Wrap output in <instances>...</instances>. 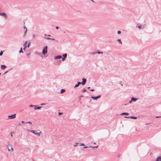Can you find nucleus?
I'll return each instance as SVG.
<instances>
[{
  "label": "nucleus",
  "instance_id": "de8ad7c7",
  "mask_svg": "<svg viewBox=\"0 0 161 161\" xmlns=\"http://www.w3.org/2000/svg\"><path fill=\"white\" fill-rule=\"evenodd\" d=\"M12 132H11V136H13V134H12Z\"/></svg>",
  "mask_w": 161,
  "mask_h": 161
},
{
  "label": "nucleus",
  "instance_id": "393cba45",
  "mask_svg": "<svg viewBox=\"0 0 161 161\" xmlns=\"http://www.w3.org/2000/svg\"><path fill=\"white\" fill-rule=\"evenodd\" d=\"M79 85L78 84H76L75 85V86L74 87V88H75L76 87H78L79 86Z\"/></svg>",
  "mask_w": 161,
  "mask_h": 161
},
{
  "label": "nucleus",
  "instance_id": "1a4fd4ad",
  "mask_svg": "<svg viewBox=\"0 0 161 161\" xmlns=\"http://www.w3.org/2000/svg\"><path fill=\"white\" fill-rule=\"evenodd\" d=\"M43 107H42V106H39V107H35L34 108V109L35 110H36V109H41Z\"/></svg>",
  "mask_w": 161,
  "mask_h": 161
},
{
  "label": "nucleus",
  "instance_id": "8fccbe9b",
  "mask_svg": "<svg viewBox=\"0 0 161 161\" xmlns=\"http://www.w3.org/2000/svg\"><path fill=\"white\" fill-rule=\"evenodd\" d=\"M26 130H27V131H30H30H31V130H29L28 129H27Z\"/></svg>",
  "mask_w": 161,
  "mask_h": 161
},
{
  "label": "nucleus",
  "instance_id": "f257e3e1",
  "mask_svg": "<svg viewBox=\"0 0 161 161\" xmlns=\"http://www.w3.org/2000/svg\"><path fill=\"white\" fill-rule=\"evenodd\" d=\"M47 46H45L43 48L42 51V54L43 55H45L47 53Z\"/></svg>",
  "mask_w": 161,
  "mask_h": 161
},
{
  "label": "nucleus",
  "instance_id": "b1692460",
  "mask_svg": "<svg viewBox=\"0 0 161 161\" xmlns=\"http://www.w3.org/2000/svg\"><path fill=\"white\" fill-rule=\"evenodd\" d=\"M44 38L47 39H51V38L49 37H44Z\"/></svg>",
  "mask_w": 161,
  "mask_h": 161
},
{
  "label": "nucleus",
  "instance_id": "aec40b11",
  "mask_svg": "<svg viewBox=\"0 0 161 161\" xmlns=\"http://www.w3.org/2000/svg\"><path fill=\"white\" fill-rule=\"evenodd\" d=\"M88 88L91 91H94V90L92 89H91V87H88Z\"/></svg>",
  "mask_w": 161,
  "mask_h": 161
},
{
  "label": "nucleus",
  "instance_id": "37998d69",
  "mask_svg": "<svg viewBox=\"0 0 161 161\" xmlns=\"http://www.w3.org/2000/svg\"><path fill=\"white\" fill-rule=\"evenodd\" d=\"M63 114V113H58V114H59V115H61V114Z\"/></svg>",
  "mask_w": 161,
  "mask_h": 161
},
{
  "label": "nucleus",
  "instance_id": "58836bf2",
  "mask_svg": "<svg viewBox=\"0 0 161 161\" xmlns=\"http://www.w3.org/2000/svg\"><path fill=\"white\" fill-rule=\"evenodd\" d=\"M65 60V58H64V57L62 58V60L63 61H64Z\"/></svg>",
  "mask_w": 161,
  "mask_h": 161
},
{
  "label": "nucleus",
  "instance_id": "7c9ffc66",
  "mask_svg": "<svg viewBox=\"0 0 161 161\" xmlns=\"http://www.w3.org/2000/svg\"><path fill=\"white\" fill-rule=\"evenodd\" d=\"M26 123H29V124H32L31 122L30 121H28V122H26Z\"/></svg>",
  "mask_w": 161,
  "mask_h": 161
},
{
  "label": "nucleus",
  "instance_id": "49530a36",
  "mask_svg": "<svg viewBox=\"0 0 161 161\" xmlns=\"http://www.w3.org/2000/svg\"><path fill=\"white\" fill-rule=\"evenodd\" d=\"M50 39L52 40H55V39L54 38H51V39Z\"/></svg>",
  "mask_w": 161,
  "mask_h": 161
},
{
  "label": "nucleus",
  "instance_id": "c03bdc74",
  "mask_svg": "<svg viewBox=\"0 0 161 161\" xmlns=\"http://www.w3.org/2000/svg\"><path fill=\"white\" fill-rule=\"evenodd\" d=\"M56 29H58L59 28L58 27V26H56Z\"/></svg>",
  "mask_w": 161,
  "mask_h": 161
},
{
  "label": "nucleus",
  "instance_id": "4be33fe9",
  "mask_svg": "<svg viewBox=\"0 0 161 161\" xmlns=\"http://www.w3.org/2000/svg\"><path fill=\"white\" fill-rule=\"evenodd\" d=\"M19 53H23V52L22 51V47H21L20 48V51H19Z\"/></svg>",
  "mask_w": 161,
  "mask_h": 161
},
{
  "label": "nucleus",
  "instance_id": "c85d7f7f",
  "mask_svg": "<svg viewBox=\"0 0 161 161\" xmlns=\"http://www.w3.org/2000/svg\"><path fill=\"white\" fill-rule=\"evenodd\" d=\"M25 161H29V158H25Z\"/></svg>",
  "mask_w": 161,
  "mask_h": 161
},
{
  "label": "nucleus",
  "instance_id": "2f4dec72",
  "mask_svg": "<svg viewBox=\"0 0 161 161\" xmlns=\"http://www.w3.org/2000/svg\"><path fill=\"white\" fill-rule=\"evenodd\" d=\"M121 33V31H117V33L118 34H120Z\"/></svg>",
  "mask_w": 161,
  "mask_h": 161
},
{
  "label": "nucleus",
  "instance_id": "6e6552de",
  "mask_svg": "<svg viewBox=\"0 0 161 161\" xmlns=\"http://www.w3.org/2000/svg\"><path fill=\"white\" fill-rule=\"evenodd\" d=\"M62 58V57L60 55H58L55 56L54 57V59H59L61 58Z\"/></svg>",
  "mask_w": 161,
  "mask_h": 161
},
{
  "label": "nucleus",
  "instance_id": "473e14b6",
  "mask_svg": "<svg viewBox=\"0 0 161 161\" xmlns=\"http://www.w3.org/2000/svg\"><path fill=\"white\" fill-rule=\"evenodd\" d=\"M3 54V52L2 51H1V52L0 53V56L2 55Z\"/></svg>",
  "mask_w": 161,
  "mask_h": 161
},
{
  "label": "nucleus",
  "instance_id": "bf43d9fd",
  "mask_svg": "<svg viewBox=\"0 0 161 161\" xmlns=\"http://www.w3.org/2000/svg\"><path fill=\"white\" fill-rule=\"evenodd\" d=\"M47 36H50V35H48Z\"/></svg>",
  "mask_w": 161,
  "mask_h": 161
},
{
  "label": "nucleus",
  "instance_id": "a18cd8bd",
  "mask_svg": "<svg viewBox=\"0 0 161 161\" xmlns=\"http://www.w3.org/2000/svg\"><path fill=\"white\" fill-rule=\"evenodd\" d=\"M24 28L25 29H26V31H25V32L27 31V28H26L25 27H24Z\"/></svg>",
  "mask_w": 161,
  "mask_h": 161
},
{
  "label": "nucleus",
  "instance_id": "864d4df0",
  "mask_svg": "<svg viewBox=\"0 0 161 161\" xmlns=\"http://www.w3.org/2000/svg\"><path fill=\"white\" fill-rule=\"evenodd\" d=\"M120 154H119L118 155V158H119L120 157Z\"/></svg>",
  "mask_w": 161,
  "mask_h": 161
},
{
  "label": "nucleus",
  "instance_id": "412c9836",
  "mask_svg": "<svg viewBox=\"0 0 161 161\" xmlns=\"http://www.w3.org/2000/svg\"><path fill=\"white\" fill-rule=\"evenodd\" d=\"M27 41H26L24 44V46L25 47L26 45H27Z\"/></svg>",
  "mask_w": 161,
  "mask_h": 161
},
{
  "label": "nucleus",
  "instance_id": "5701e85b",
  "mask_svg": "<svg viewBox=\"0 0 161 161\" xmlns=\"http://www.w3.org/2000/svg\"><path fill=\"white\" fill-rule=\"evenodd\" d=\"M82 92H85L86 91V89L84 88V89H83V90H82Z\"/></svg>",
  "mask_w": 161,
  "mask_h": 161
},
{
  "label": "nucleus",
  "instance_id": "f03ea898",
  "mask_svg": "<svg viewBox=\"0 0 161 161\" xmlns=\"http://www.w3.org/2000/svg\"><path fill=\"white\" fill-rule=\"evenodd\" d=\"M30 132L33 133V134L37 135L39 136H40L41 134L42 133V132L40 131L39 132L37 133L36 132V131L34 130H31V131H30Z\"/></svg>",
  "mask_w": 161,
  "mask_h": 161
},
{
  "label": "nucleus",
  "instance_id": "2eb2a0df",
  "mask_svg": "<svg viewBox=\"0 0 161 161\" xmlns=\"http://www.w3.org/2000/svg\"><path fill=\"white\" fill-rule=\"evenodd\" d=\"M121 115H128L129 114L128 113H122L121 114Z\"/></svg>",
  "mask_w": 161,
  "mask_h": 161
},
{
  "label": "nucleus",
  "instance_id": "052dcab7",
  "mask_svg": "<svg viewBox=\"0 0 161 161\" xmlns=\"http://www.w3.org/2000/svg\"><path fill=\"white\" fill-rule=\"evenodd\" d=\"M94 144H96V143H95V142H94Z\"/></svg>",
  "mask_w": 161,
  "mask_h": 161
},
{
  "label": "nucleus",
  "instance_id": "6e6d98bb",
  "mask_svg": "<svg viewBox=\"0 0 161 161\" xmlns=\"http://www.w3.org/2000/svg\"><path fill=\"white\" fill-rule=\"evenodd\" d=\"M29 54H30V53L27 54V55L29 56Z\"/></svg>",
  "mask_w": 161,
  "mask_h": 161
},
{
  "label": "nucleus",
  "instance_id": "603ef678",
  "mask_svg": "<svg viewBox=\"0 0 161 161\" xmlns=\"http://www.w3.org/2000/svg\"><path fill=\"white\" fill-rule=\"evenodd\" d=\"M83 97V95H81V96H80V97Z\"/></svg>",
  "mask_w": 161,
  "mask_h": 161
},
{
  "label": "nucleus",
  "instance_id": "4468645a",
  "mask_svg": "<svg viewBox=\"0 0 161 161\" xmlns=\"http://www.w3.org/2000/svg\"><path fill=\"white\" fill-rule=\"evenodd\" d=\"M96 52H90V54L91 55H94L96 54H97V53H96Z\"/></svg>",
  "mask_w": 161,
  "mask_h": 161
},
{
  "label": "nucleus",
  "instance_id": "79ce46f5",
  "mask_svg": "<svg viewBox=\"0 0 161 161\" xmlns=\"http://www.w3.org/2000/svg\"><path fill=\"white\" fill-rule=\"evenodd\" d=\"M8 72V70H7V71H6V72H5L4 73V74H6V73H7Z\"/></svg>",
  "mask_w": 161,
  "mask_h": 161
},
{
  "label": "nucleus",
  "instance_id": "4d7b16f0",
  "mask_svg": "<svg viewBox=\"0 0 161 161\" xmlns=\"http://www.w3.org/2000/svg\"><path fill=\"white\" fill-rule=\"evenodd\" d=\"M18 125H19V126H20L21 125V124H18Z\"/></svg>",
  "mask_w": 161,
  "mask_h": 161
},
{
  "label": "nucleus",
  "instance_id": "9b49d317",
  "mask_svg": "<svg viewBox=\"0 0 161 161\" xmlns=\"http://www.w3.org/2000/svg\"><path fill=\"white\" fill-rule=\"evenodd\" d=\"M156 161H161V156H159L157 158Z\"/></svg>",
  "mask_w": 161,
  "mask_h": 161
},
{
  "label": "nucleus",
  "instance_id": "f8f14e48",
  "mask_svg": "<svg viewBox=\"0 0 161 161\" xmlns=\"http://www.w3.org/2000/svg\"><path fill=\"white\" fill-rule=\"evenodd\" d=\"M138 99L137 98H135L134 97H132L131 98V101H136V100Z\"/></svg>",
  "mask_w": 161,
  "mask_h": 161
},
{
  "label": "nucleus",
  "instance_id": "7ed1b4c3",
  "mask_svg": "<svg viewBox=\"0 0 161 161\" xmlns=\"http://www.w3.org/2000/svg\"><path fill=\"white\" fill-rule=\"evenodd\" d=\"M16 114H14L13 115L8 116V117L9 119H13L15 118L16 117Z\"/></svg>",
  "mask_w": 161,
  "mask_h": 161
},
{
  "label": "nucleus",
  "instance_id": "72a5a7b5",
  "mask_svg": "<svg viewBox=\"0 0 161 161\" xmlns=\"http://www.w3.org/2000/svg\"><path fill=\"white\" fill-rule=\"evenodd\" d=\"M138 28H139L140 29H142L141 26H138Z\"/></svg>",
  "mask_w": 161,
  "mask_h": 161
},
{
  "label": "nucleus",
  "instance_id": "c756f323",
  "mask_svg": "<svg viewBox=\"0 0 161 161\" xmlns=\"http://www.w3.org/2000/svg\"><path fill=\"white\" fill-rule=\"evenodd\" d=\"M10 147V145H8V151H10V149L9 148V147Z\"/></svg>",
  "mask_w": 161,
  "mask_h": 161
},
{
  "label": "nucleus",
  "instance_id": "cd10ccee",
  "mask_svg": "<svg viewBox=\"0 0 161 161\" xmlns=\"http://www.w3.org/2000/svg\"><path fill=\"white\" fill-rule=\"evenodd\" d=\"M30 42H29L27 45V47H30Z\"/></svg>",
  "mask_w": 161,
  "mask_h": 161
},
{
  "label": "nucleus",
  "instance_id": "a19ab883",
  "mask_svg": "<svg viewBox=\"0 0 161 161\" xmlns=\"http://www.w3.org/2000/svg\"><path fill=\"white\" fill-rule=\"evenodd\" d=\"M27 47V45H26L25 47H24L23 48V50H25V48Z\"/></svg>",
  "mask_w": 161,
  "mask_h": 161
},
{
  "label": "nucleus",
  "instance_id": "3c124183",
  "mask_svg": "<svg viewBox=\"0 0 161 161\" xmlns=\"http://www.w3.org/2000/svg\"><path fill=\"white\" fill-rule=\"evenodd\" d=\"M161 117V116H157L156 117V118H160Z\"/></svg>",
  "mask_w": 161,
  "mask_h": 161
},
{
  "label": "nucleus",
  "instance_id": "ea45409f",
  "mask_svg": "<svg viewBox=\"0 0 161 161\" xmlns=\"http://www.w3.org/2000/svg\"><path fill=\"white\" fill-rule=\"evenodd\" d=\"M78 84V85H80V84H81V82H78V84Z\"/></svg>",
  "mask_w": 161,
  "mask_h": 161
},
{
  "label": "nucleus",
  "instance_id": "c9c22d12",
  "mask_svg": "<svg viewBox=\"0 0 161 161\" xmlns=\"http://www.w3.org/2000/svg\"><path fill=\"white\" fill-rule=\"evenodd\" d=\"M45 104H46V103H42L41 104V105H44Z\"/></svg>",
  "mask_w": 161,
  "mask_h": 161
},
{
  "label": "nucleus",
  "instance_id": "20e7f679",
  "mask_svg": "<svg viewBox=\"0 0 161 161\" xmlns=\"http://www.w3.org/2000/svg\"><path fill=\"white\" fill-rule=\"evenodd\" d=\"M0 15L4 17L6 19L7 18V16L5 13H0Z\"/></svg>",
  "mask_w": 161,
  "mask_h": 161
},
{
  "label": "nucleus",
  "instance_id": "f3484780",
  "mask_svg": "<svg viewBox=\"0 0 161 161\" xmlns=\"http://www.w3.org/2000/svg\"><path fill=\"white\" fill-rule=\"evenodd\" d=\"M63 56L64 58H65L67 56V54L66 53H65L63 55Z\"/></svg>",
  "mask_w": 161,
  "mask_h": 161
},
{
  "label": "nucleus",
  "instance_id": "6ab92c4d",
  "mask_svg": "<svg viewBox=\"0 0 161 161\" xmlns=\"http://www.w3.org/2000/svg\"><path fill=\"white\" fill-rule=\"evenodd\" d=\"M117 41L119 42V43H120V44H122V42L121 41V40L120 39H118Z\"/></svg>",
  "mask_w": 161,
  "mask_h": 161
},
{
  "label": "nucleus",
  "instance_id": "680f3d73",
  "mask_svg": "<svg viewBox=\"0 0 161 161\" xmlns=\"http://www.w3.org/2000/svg\"><path fill=\"white\" fill-rule=\"evenodd\" d=\"M1 73H0V75H1Z\"/></svg>",
  "mask_w": 161,
  "mask_h": 161
},
{
  "label": "nucleus",
  "instance_id": "9d476101",
  "mask_svg": "<svg viewBox=\"0 0 161 161\" xmlns=\"http://www.w3.org/2000/svg\"><path fill=\"white\" fill-rule=\"evenodd\" d=\"M7 67L5 65H2L1 66V68L2 69H4Z\"/></svg>",
  "mask_w": 161,
  "mask_h": 161
},
{
  "label": "nucleus",
  "instance_id": "0eeeda50",
  "mask_svg": "<svg viewBox=\"0 0 161 161\" xmlns=\"http://www.w3.org/2000/svg\"><path fill=\"white\" fill-rule=\"evenodd\" d=\"M82 81L81 82V84L83 85H85V83L86 81V79L84 78L82 79Z\"/></svg>",
  "mask_w": 161,
  "mask_h": 161
},
{
  "label": "nucleus",
  "instance_id": "423d86ee",
  "mask_svg": "<svg viewBox=\"0 0 161 161\" xmlns=\"http://www.w3.org/2000/svg\"><path fill=\"white\" fill-rule=\"evenodd\" d=\"M125 118H131L132 119H137V117H134L133 116H125Z\"/></svg>",
  "mask_w": 161,
  "mask_h": 161
},
{
  "label": "nucleus",
  "instance_id": "09e8293b",
  "mask_svg": "<svg viewBox=\"0 0 161 161\" xmlns=\"http://www.w3.org/2000/svg\"><path fill=\"white\" fill-rule=\"evenodd\" d=\"M21 123L23 124H24L25 123V122L23 121H21Z\"/></svg>",
  "mask_w": 161,
  "mask_h": 161
},
{
  "label": "nucleus",
  "instance_id": "5fc2aeb1",
  "mask_svg": "<svg viewBox=\"0 0 161 161\" xmlns=\"http://www.w3.org/2000/svg\"><path fill=\"white\" fill-rule=\"evenodd\" d=\"M132 101H131V100L129 102V103H131V102Z\"/></svg>",
  "mask_w": 161,
  "mask_h": 161
},
{
  "label": "nucleus",
  "instance_id": "a211bd4d",
  "mask_svg": "<svg viewBox=\"0 0 161 161\" xmlns=\"http://www.w3.org/2000/svg\"><path fill=\"white\" fill-rule=\"evenodd\" d=\"M65 91V90L64 89H62L61 90V93H64Z\"/></svg>",
  "mask_w": 161,
  "mask_h": 161
},
{
  "label": "nucleus",
  "instance_id": "dca6fc26",
  "mask_svg": "<svg viewBox=\"0 0 161 161\" xmlns=\"http://www.w3.org/2000/svg\"><path fill=\"white\" fill-rule=\"evenodd\" d=\"M96 53H97V54H103V52H99V51L96 52Z\"/></svg>",
  "mask_w": 161,
  "mask_h": 161
},
{
  "label": "nucleus",
  "instance_id": "a878e982",
  "mask_svg": "<svg viewBox=\"0 0 161 161\" xmlns=\"http://www.w3.org/2000/svg\"><path fill=\"white\" fill-rule=\"evenodd\" d=\"M10 147L11 148V150H12V152H13L14 150V149L12 147V146L11 145H10Z\"/></svg>",
  "mask_w": 161,
  "mask_h": 161
},
{
  "label": "nucleus",
  "instance_id": "4c0bfd02",
  "mask_svg": "<svg viewBox=\"0 0 161 161\" xmlns=\"http://www.w3.org/2000/svg\"><path fill=\"white\" fill-rule=\"evenodd\" d=\"M32 36L33 38H35V34H33Z\"/></svg>",
  "mask_w": 161,
  "mask_h": 161
},
{
  "label": "nucleus",
  "instance_id": "e433bc0d",
  "mask_svg": "<svg viewBox=\"0 0 161 161\" xmlns=\"http://www.w3.org/2000/svg\"><path fill=\"white\" fill-rule=\"evenodd\" d=\"M80 146H85V145L83 143H81L80 144Z\"/></svg>",
  "mask_w": 161,
  "mask_h": 161
},
{
  "label": "nucleus",
  "instance_id": "13d9d810",
  "mask_svg": "<svg viewBox=\"0 0 161 161\" xmlns=\"http://www.w3.org/2000/svg\"><path fill=\"white\" fill-rule=\"evenodd\" d=\"M36 53V54H39V53Z\"/></svg>",
  "mask_w": 161,
  "mask_h": 161
},
{
  "label": "nucleus",
  "instance_id": "39448f33",
  "mask_svg": "<svg viewBox=\"0 0 161 161\" xmlns=\"http://www.w3.org/2000/svg\"><path fill=\"white\" fill-rule=\"evenodd\" d=\"M101 97V95H99V96H98L97 97H93V96H92L91 97L93 99V100H96L98 98H99Z\"/></svg>",
  "mask_w": 161,
  "mask_h": 161
},
{
  "label": "nucleus",
  "instance_id": "ddd939ff",
  "mask_svg": "<svg viewBox=\"0 0 161 161\" xmlns=\"http://www.w3.org/2000/svg\"><path fill=\"white\" fill-rule=\"evenodd\" d=\"M88 147H92V148H97L98 147V146H96V147H92V146H90L89 147H84L83 148H87Z\"/></svg>",
  "mask_w": 161,
  "mask_h": 161
},
{
  "label": "nucleus",
  "instance_id": "bb28decb",
  "mask_svg": "<svg viewBox=\"0 0 161 161\" xmlns=\"http://www.w3.org/2000/svg\"><path fill=\"white\" fill-rule=\"evenodd\" d=\"M78 144H79V143H78L75 142V144H74V146H77V145H78Z\"/></svg>",
  "mask_w": 161,
  "mask_h": 161
},
{
  "label": "nucleus",
  "instance_id": "f704fd0d",
  "mask_svg": "<svg viewBox=\"0 0 161 161\" xmlns=\"http://www.w3.org/2000/svg\"><path fill=\"white\" fill-rule=\"evenodd\" d=\"M34 106H35L34 105H29V107H34Z\"/></svg>",
  "mask_w": 161,
  "mask_h": 161
}]
</instances>
